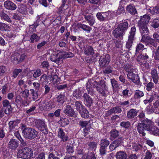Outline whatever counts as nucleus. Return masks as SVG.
Segmentation results:
<instances>
[{"mask_svg": "<svg viewBox=\"0 0 159 159\" xmlns=\"http://www.w3.org/2000/svg\"><path fill=\"white\" fill-rule=\"evenodd\" d=\"M141 121V122L139 123L137 126L138 131L140 134L143 136H145L146 133L144 130H146L148 131L151 134L157 136L159 135V129L153 125L150 120L146 118Z\"/></svg>", "mask_w": 159, "mask_h": 159, "instance_id": "nucleus-1", "label": "nucleus"}, {"mask_svg": "<svg viewBox=\"0 0 159 159\" xmlns=\"http://www.w3.org/2000/svg\"><path fill=\"white\" fill-rule=\"evenodd\" d=\"M92 86L95 88L97 91L102 96H105L108 92V88L103 80H100L99 81H98L97 79L95 80H89L86 84V89L89 94H92L93 93Z\"/></svg>", "mask_w": 159, "mask_h": 159, "instance_id": "nucleus-2", "label": "nucleus"}, {"mask_svg": "<svg viewBox=\"0 0 159 159\" xmlns=\"http://www.w3.org/2000/svg\"><path fill=\"white\" fill-rule=\"evenodd\" d=\"M17 156L19 158L31 159L33 157V149L29 147H25L18 151Z\"/></svg>", "mask_w": 159, "mask_h": 159, "instance_id": "nucleus-3", "label": "nucleus"}, {"mask_svg": "<svg viewBox=\"0 0 159 159\" xmlns=\"http://www.w3.org/2000/svg\"><path fill=\"white\" fill-rule=\"evenodd\" d=\"M113 12L110 11L106 12H98L96 14L97 19L101 21H104L111 19L113 16Z\"/></svg>", "mask_w": 159, "mask_h": 159, "instance_id": "nucleus-4", "label": "nucleus"}, {"mask_svg": "<svg viewBox=\"0 0 159 159\" xmlns=\"http://www.w3.org/2000/svg\"><path fill=\"white\" fill-rule=\"evenodd\" d=\"M22 132L25 137L29 139H32L35 138L38 134L34 129L29 127L25 128Z\"/></svg>", "mask_w": 159, "mask_h": 159, "instance_id": "nucleus-5", "label": "nucleus"}, {"mask_svg": "<svg viewBox=\"0 0 159 159\" xmlns=\"http://www.w3.org/2000/svg\"><path fill=\"white\" fill-rule=\"evenodd\" d=\"M35 123L36 128L39 130L44 134H47V127L44 120L37 119L36 120Z\"/></svg>", "mask_w": 159, "mask_h": 159, "instance_id": "nucleus-6", "label": "nucleus"}, {"mask_svg": "<svg viewBox=\"0 0 159 159\" xmlns=\"http://www.w3.org/2000/svg\"><path fill=\"white\" fill-rule=\"evenodd\" d=\"M136 31V28L135 26L132 27L128 36V39L126 43V47L127 48L129 49L132 47L133 41L134 39V36Z\"/></svg>", "mask_w": 159, "mask_h": 159, "instance_id": "nucleus-7", "label": "nucleus"}, {"mask_svg": "<svg viewBox=\"0 0 159 159\" xmlns=\"http://www.w3.org/2000/svg\"><path fill=\"white\" fill-rule=\"evenodd\" d=\"M110 61V57L109 54L100 57L99 60V65L100 67L103 68L107 66Z\"/></svg>", "mask_w": 159, "mask_h": 159, "instance_id": "nucleus-8", "label": "nucleus"}, {"mask_svg": "<svg viewBox=\"0 0 159 159\" xmlns=\"http://www.w3.org/2000/svg\"><path fill=\"white\" fill-rule=\"evenodd\" d=\"M25 56L24 54H20L16 52H15L11 56V61L14 63H19L25 59Z\"/></svg>", "mask_w": 159, "mask_h": 159, "instance_id": "nucleus-9", "label": "nucleus"}, {"mask_svg": "<svg viewBox=\"0 0 159 159\" xmlns=\"http://www.w3.org/2000/svg\"><path fill=\"white\" fill-rule=\"evenodd\" d=\"M2 104L5 113L8 116L10 115L12 112V108L9 101L7 99H4L2 101Z\"/></svg>", "mask_w": 159, "mask_h": 159, "instance_id": "nucleus-10", "label": "nucleus"}, {"mask_svg": "<svg viewBox=\"0 0 159 159\" xmlns=\"http://www.w3.org/2000/svg\"><path fill=\"white\" fill-rule=\"evenodd\" d=\"M140 33L142 37L141 39H143L149 36V32L147 25H138Z\"/></svg>", "mask_w": 159, "mask_h": 159, "instance_id": "nucleus-11", "label": "nucleus"}, {"mask_svg": "<svg viewBox=\"0 0 159 159\" xmlns=\"http://www.w3.org/2000/svg\"><path fill=\"white\" fill-rule=\"evenodd\" d=\"M128 78L131 80L132 81L137 84H139L140 83V79L139 76L131 71L128 73L127 75Z\"/></svg>", "mask_w": 159, "mask_h": 159, "instance_id": "nucleus-12", "label": "nucleus"}, {"mask_svg": "<svg viewBox=\"0 0 159 159\" xmlns=\"http://www.w3.org/2000/svg\"><path fill=\"white\" fill-rule=\"evenodd\" d=\"M150 19V16L148 15L145 14L141 16L138 22V25H147Z\"/></svg>", "mask_w": 159, "mask_h": 159, "instance_id": "nucleus-13", "label": "nucleus"}, {"mask_svg": "<svg viewBox=\"0 0 159 159\" xmlns=\"http://www.w3.org/2000/svg\"><path fill=\"white\" fill-rule=\"evenodd\" d=\"M150 19V16L148 15L145 14L141 16L138 22V25H147Z\"/></svg>", "mask_w": 159, "mask_h": 159, "instance_id": "nucleus-14", "label": "nucleus"}, {"mask_svg": "<svg viewBox=\"0 0 159 159\" xmlns=\"http://www.w3.org/2000/svg\"><path fill=\"white\" fill-rule=\"evenodd\" d=\"M19 141L16 139H11L8 143V148L12 150H15L19 146Z\"/></svg>", "mask_w": 159, "mask_h": 159, "instance_id": "nucleus-15", "label": "nucleus"}, {"mask_svg": "<svg viewBox=\"0 0 159 159\" xmlns=\"http://www.w3.org/2000/svg\"><path fill=\"white\" fill-rule=\"evenodd\" d=\"M51 61L54 62L58 64L61 62V54H59V52L57 54L55 53H52L50 57Z\"/></svg>", "mask_w": 159, "mask_h": 159, "instance_id": "nucleus-16", "label": "nucleus"}, {"mask_svg": "<svg viewBox=\"0 0 159 159\" xmlns=\"http://www.w3.org/2000/svg\"><path fill=\"white\" fill-rule=\"evenodd\" d=\"M4 7L7 9L10 10H15L17 7L16 5L10 0H7L4 2Z\"/></svg>", "mask_w": 159, "mask_h": 159, "instance_id": "nucleus-17", "label": "nucleus"}, {"mask_svg": "<svg viewBox=\"0 0 159 159\" xmlns=\"http://www.w3.org/2000/svg\"><path fill=\"white\" fill-rule=\"evenodd\" d=\"M83 97L84 98V102L85 106L88 107H91L93 103V99L86 93H84Z\"/></svg>", "mask_w": 159, "mask_h": 159, "instance_id": "nucleus-18", "label": "nucleus"}, {"mask_svg": "<svg viewBox=\"0 0 159 159\" xmlns=\"http://www.w3.org/2000/svg\"><path fill=\"white\" fill-rule=\"evenodd\" d=\"M141 42L148 44H151L155 47L157 46V43L156 42V41L153 39L151 38L149 36H147L143 39H141Z\"/></svg>", "mask_w": 159, "mask_h": 159, "instance_id": "nucleus-19", "label": "nucleus"}, {"mask_svg": "<svg viewBox=\"0 0 159 159\" xmlns=\"http://www.w3.org/2000/svg\"><path fill=\"white\" fill-rule=\"evenodd\" d=\"M57 136L58 137L61 139V141L63 142L67 141L69 138L67 134H65L62 129L61 128H59L58 129Z\"/></svg>", "mask_w": 159, "mask_h": 159, "instance_id": "nucleus-20", "label": "nucleus"}, {"mask_svg": "<svg viewBox=\"0 0 159 159\" xmlns=\"http://www.w3.org/2000/svg\"><path fill=\"white\" fill-rule=\"evenodd\" d=\"M84 18L91 26H93L95 23V17L92 15H84Z\"/></svg>", "mask_w": 159, "mask_h": 159, "instance_id": "nucleus-21", "label": "nucleus"}, {"mask_svg": "<svg viewBox=\"0 0 159 159\" xmlns=\"http://www.w3.org/2000/svg\"><path fill=\"white\" fill-rule=\"evenodd\" d=\"M125 33V32L118 27L115 28L112 32L113 35L117 38L123 37Z\"/></svg>", "mask_w": 159, "mask_h": 159, "instance_id": "nucleus-22", "label": "nucleus"}, {"mask_svg": "<svg viewBox=\"0 0 159 159\" xmlns=\"http://www.w3.org/2000/svg\"><path fill=\"white\" fill-rule=\"evenodd\" d=\"M144 95V94L143 91L139 90H137L134 93V98H132L131 99L134 102H135L141 98L143 97Z\"/></svg>", "mask_w": 159, "mask_h": 159, "instance_id": "nucleus-23", "label": "nucleus"}, {"mask_svg": "<svg viewBox=\"0 0 159 159\" xmlns=\"http://www.w3.org/2000/svg\"><path fill=\"white\" fill-rule=\"evenodd\" d=\"M84 93V91L81 90L80 88H79L73 91V95L76 99H79L81 98V97Z\"/></svg>", "mask_w": 159, "mask_h": 159, "instance_id": "nucleus-24", "label": "nucleus"}, {"mask_svg": "<svg viewBox=\"0 0 159 159\" xmlns=\"http://www.w3.org/2000/svg\"><path fill=\"white\" fill-rule=\"evenodd\" d=\"M138 113V111L134 109H131L127 113V118L129 119H132L136 116Z\"/></svg>", "mask_w": 159, "mask_h": 159, "instance_id": "nucleus-25", "label": "nucleus"}, {"mask_svg": "<svg viewBox=\"0 0 159 159\" xmlns=\"http://www.w3.org/2000/svg\"><path fill=\"white\" fill-rule=\"evenodd\" d=\"M122 111L121 107L120 106H116L111 109L107 113V116H109L113 113H120Z\"/></svg>", "mask_w": 159, "mask_h": 159, "instance_id": "nucleus-26", "label": "nucleus"}, {"mask_svg": "<svg viewBox=\"0 0 159 159\" xmlns=\"http://www.w3.org/2000/svg\"><path fill=\"white\" fill-rule=\"evenodd\" d=\"M148 58V55L145 53L144 54H140L137 57L136 60L140 64H143V61Z\"/></svg>", "mask_w": 159, "mask_h": 159, "instance_id": "nucleus-27", "label": "nucleus"}, {"mask_svg": "<svg viewBox=\"0 0 159 159\" xmlns=\"http://www.w3.org/2000/svg\"><path fill=\"white\" fill-rule=\"evenodd\" d=\"M64 111L65 114L69 116H73L75 115V112L73 109L70 106H67Z\"/></svg>", "mask_w": 159, "mask_h": 159, "instance_id": "nucleus-28", "label": "nucleus"}, {"mask_svg": "<svg viewBox=\"0 0 159 159\" xmlns=\"http://www.w3.org/2000/svg\"><path fill=\"white\" fill-rule=\"evenodd\" d=\"M116 159H127V155L125 152L120 151L116 153Z\"/></svg>", "mask_w": 159, "mask_h": 159, "instance_id": "nucleus-29", "label": "nucleus"}, {"mask_svg": "<svg viewBox=\"0 0 159 159\" xmlns=\"http://www.w3.org/2000/svg\"><path fill=\"white\" fill-rule=\"evenodd\" d=\"M127 11L132 15H135L137 14V12L134 6L129 5L126 7Z\"/></svg>", "mask_w": 159, "mask_h": 159, "instance_id": "nucleus-30", "label": "nucleus"}, {"mask_svg": "<svg viewBox=\"0 0 159 159\" xmlns=\"http://www.w3.org/2000/svg\"><path fill=\"white\" fill-rule=\"evenodd\" d=\"M79 28L82 29L84 31H86L88 33H89L92 30V28L89 25L82 24L81 23H78L77 25Z\"/></svg>", "mask_w": 159, "mask_h": 159, "instance_id": "nucleus-31", "label": "nucleus"}, {"mask_svg": "<svg viewBox=\"0 0 159 159\" xmlns=\"http://www.w3.org/2000/svg\"><path fill=\"white\" fill-rule=\"evenodd\" d=\"M151 75L154 83L155 84H157L158 83L159 77L157 70L154 69L152 70Z\"/></svg>", "mask_w": 159, "mask_h": 159, "instance_id": "nucleus-32", "label": "nucleus"}, {"mask_svg": "<svg viewBox=\"0 0 159 159\" xmlns=\"http://www.w3.org/2000/svg\"><path fill=\"white\" fill-rule=\"evenodd\" d=\"M94 53V50L92 47L88 46L85 48L84 53L85 55L88 56L89 55H93Z\"/></svg>", "mask_w": 159, "mask_h": 159, "instance_id": "nucleus-33", "label": "nucleus"}, {"mask_svg": "<svg viewBox=\"0 0 159 159\" xmlns=\"http://www.w3.org/2000/svg\"><path fill=\"white\" fill-rule=\"evenodd\" d=\"M30 41L31 43H34V42H38L40 39V37L35 33H33L30 35Z\"/></svg>", "mask_w": 159, "mask_h": 159, "instance_id": "nucleus-34", "label": "nucleus"}, {"mask_svg": "<svg viewBox=\"0 0 159 159\" xmlns=\"http://www.w3.org/2000/svg\"><path fill=\"white\" fill-rule=\"evenodd\" d=\"M59 54H61V58H68L73 57L74 54L71 52H66L63 51L59 52Z\"/></svg>", "mask_w": 159, "mask_h": 159, "instance_id": "nucleus-35", "label": "nucleus"}, {"mask_svg": "<svg viewBox=\"0 0 159 159\" xmlns=\"http://www.w3.org/2000/svg\"><path fill=\"white\" fill-rule=\"evenodd\" d=\"M132 92L130 88H127L126 89L123 90L122 96L125 98L129 97L132 94Z\"/></svg>", "mask_w": 159, "mask_h": 159, "instance_id": "nucleus-36", "label": "nucleus"}, {"mask_svg": "<svg viewBox=\"0 0 159 159\" xmlns=\"http://www.w3.org/2000/svg\"><path fill=\"white\" fill-rule=\"evenodd\" d=\"M82 117L84 118H87L89 116V113L88 111L86 108L84 107L82 110L79 111Z\"/></svg>", "mask_w": 159, "mask_h": 159, "instance_id": "nucleus-37", "label": "nucleus"}, {"mask_svg": "<svg viewBox=\"0 0 159 159\" xmlns=\"http://www.w3.org/2000/svg\"><path fill=\"white\" fill-rule=\"evenodd\" d=\"M118 27L125 33L129 27V24L127 21H124L120 23Z\"/></svg>", "mask_w": 159, "mask_h": 159, "instance_id": "nucleus-38", "label": "nucleus"}, {"mask_svg": "<svg viewBox=\"0 0 159 159\" xmlns=\"http://www.w3.org/2000/svg\"><path fill=\"white\" fill-rule=\"evenodd\" d=\"M109 144L110 141L106 139H102L100 140V146L107 148Z\"/></svg>", "mask_w": 159, "mask_h": 159, "instance_id": "nucleus-39", "label": "nucleus"}, {"mask_svg": "<svg viewBox=\"0 0 159 159\" xmlns=\"http://www.w3.org/2000/svg\"><path fill=\"white\" fill-rule=\"evenodd\" d=\"M10 26L7 24L2 22H0V30L1 31H8Z\"/></svg>", "mask_w": 159, "mask_h": 159, "instance_id": "nucleus-40", "label": "nucleus"}, {"mask_svg": "<svg viewBox=\"0 0 159 159\" xmlns=\"http://www.w3.org/2000/svg\"><path fill=\"white\" fill-rule=\"evenodd\" d=\"M74 152V146L71 144L67 145L66 147V153L71 154Z\"/></svg>", "mask_w": 159, "mask_h": 159, "instance_id": "nucleus-41", "label": "nucleus"}, {"mask_svg": "<svg viewBox=\"0 0 159 159\" xmlns=\"http://www.w3.org/2000/svg\"><path fill=\"white\" fill-rule=\"evenodd\" d=\"M1 19L6 21L8 23L12 22V20L9 16L7 14L5 13H2L1 15Z\"/></svg>", "mask_w": 159, "mask_h": 159, "instance_id": "nucleus-42", "label": "nucleus"}, {"mask_svg": "<svg viewBox=\"0 0 159 159\" xmlns=\"http://www.w3.org/2000/svg\"><path fill=\"white\" fill-rule=\"evenodd\" d=\"M151 8L149 9V11L152 15H154L155 14H159V6H156L155 7H153L152 9Z\"/></svg>", "mask_w": 159, "mask_h": 159, "instance_id": "nucleus-43", "label": "nucleus"}, {"mask_svg": "<svg viewBox=\"0 0 159 159\" xmlns=\"http://www.w3.org/2000/svg\"><path fill=\"white\" fill-rule=\"evenodd\" d=\"M65 96L64 94H60L57 97V102L63 104L65 102Z\"/></svg>", "mask_w": 159, "mask_h": 159, "instance_id": "nucleus-44", "label": "nucleus"}, {"mask_svg": "<svg viewBox=\"0 0 159 159\" xmlns=\"http://www.w3.org/2000/svg\"><path fill=\"white\" fill-rule=\"evenodd\" d=\"M75 106L77 111H78L84 108V107L82 104V102L79 101H76L75 102Z\"/></svg>", "mask_w": 159, "mask_h": 159, "instance_id": "nucleus-45", "label": "nucleus"}, {"mask_svg": "<svg viewBox=\"0 0 159 159\" xmlns=\"http://www.w3.org/2000/svg\"><path fill=\"white\" fill-rule=\"evenodd\" d=\"M110 136L114 139H115L119 135V132L116 129L111 130L110 132Z\"/></svg>", "mask_w": 159, "mask_h": 159, "instance_id": "nucleus-46", "label": "nucleus"}, {"mask_svg": "<svg viewBox=\"0 0 159 159\" xmlns=\"http://www.w3.org/2000/svg\"><path fill=\"white\" fill-rule=\"evenodd\" d=\"M120 125L122 128L128 129L130 127L131 123L129 121H123L120 123Z\"/></svg>", "mask_w": 159, "mask_h": 159, "instance_id": "nucleus-47", "label": "nucleus"}, {"mask_svg": "<svg viewBox=\"0 0 159 159\" xmlns=\"http://www.w3.org/2000/svg\"><path fill=\"white\" fill-rule=\"evenodd\" d=\"M146 86L147 91L150 92L152 90V89L155 87V85L153 83L150 82L147 83Z\"/></svg>", "mask_w": 159, "mask_h": 159, "instance_id": "nucleus-48", "label": "nucleus"}, {"mask_svg": "<svg viewBox=\"0 0 159 159\" xmlns=\"http://www.w3.org/2000/svg\"><path fill=\"white\" fill-rule=\"evenodd\" d=\"M59 123L61 126L64 127L69 123V121L66 118H61L59 121Z\"/></svg>", "mask_w": 159, "mask_h": 159, "instance_id": "nucleus-49", "label": "nucleus"}, {"mask_svg": "<svg viewBox=\"0 0 159 159\" xmlns=\"http://www.w3.org/2000/svg\"><path fill=\"white\" fill-rule=\"evenodd\" d=\"M145 111L148 114H150L154 112V108L151 104L148 105L145 109Z\"/></svg>", "mask_w": 159, "mask_h": 159, "instance_id": "nucleus-50", "label": "nucleus"}, {"mask_svg": "<svg viewBox=\"0 0 159 159\" xmlns=\"http://www.w3.org/2000/svg\"><path fill=\"white\" fill-rule=\"evenodd\" d=\"M124 68L125 70L128 73L131 71H133L134 70L131 64H127L125 65L124 66Z\"/></svg>", "mask_w": 159, "mask_h": 159, "instance_id": "nucleus-51", "label": "nucleus"}, {"mask_svg": "<svg viewBox=\"0 0 159 159\" xmlns=\"http://www.w3.org/2000/svg\"><path fill=\"white\" fill-rule=\"evenodd\" d=\"M111 83L113 89L114 90L118 89L119 87V84L114 79H111Z\"/></svg>", "mask_w": 159, "mask_h": 159, "instance_id": "nucleus-52", "label": "nucleus"}, {"mask_svg": "<svg viewBox=\"0 0 159 159\" xmlns=\"http://www.w3.org/2000/svg\"><path fill=\"white\" fill-rule=\"evenodd\" d=\"M17 11L19 12L22 14H26V8L25 6H20V7L18 9Z\"/></svg>", "mask_w": 159, "mask_h": 159, "instance_id": "nucleus-53", "label": "nucleus"}, {"mask_svg": "<svg viewBox=\"0 0 159 159\" xmlns=\"http://www.w3.org/2000/svg\"><path fill=\"white\" fill-rule=\"evenodd\" d=\"M144 45L141 43H139L137 45L136 48V53H139L144 48Z\"/></svg>", "mask_w": 159, "mask_h": 159, "instance_id": "nucleus-54", "label": "nucleus"}, {"mask_svg": "<svg viewBox=\"0 0 159 159\" xmlns=\"http://www.w3.org/2000/svg\"><path fill=\"white\" fill-rule=\"evenodd\" d=\"M151 26L154 28H157L159 26V20L154 19L152 22Z\"/></svg>", "mask_w": 159, "mask_h": 159, "instance_id": "nucleus-55", "label": "nucleus"}, {"mask_svg": "<svg viewBox=\"0 0 159 159\" xmlns=\"http://www.w3.org/2000/svg\"><path fill=\"white\" fill-rule=\"evenodd\" d=\"M155 98L157 97V99L153 103V105L154 106V107L157 108H158L159 107V95L155 93H154Z\"/></svg>", "mask_w": 159, "mask_h": 159, "instance_id": "nucleus-56", "label": "nucleus"}, {"mask_svg": "<svg viewBox=\"0 0 159 159\" xmlns=\"http://www.w3.org/2000/svg\"><path fill=\"white\" fill-rule=\"evenodd\" d=\"M152 154H153L152 153L149 151L147 150L145 153L144 157L143 159H151L152 157Z\"/></svg>", "mask_w": 159, "mask_h": 159, "instance_id": "nucleus-57", "label": "nucleus"}, {"mask_svg": "<svg viewBox=\"0 0 159 159\" xmlns=\"http://www.w3.org/2000/svg\"><path fill=\"white\" fill-rule=\"evenodd\" d=\"M155 99V96L152 94L150 96V97L149 99H145L143 101V102L145 104H147L148 103H151Z\"/></svg>", "mask_w": 159, "mask_h": 159, "instance_id": "nucleus-58", "label": "nucleus"}, {"mask_svg": "<svg viewBox=\"0 0 159 159\" xmlns=\"http://www.w3.org/2000/svg\"><path fill=\"white\" fill-rule=\"evenodd\" d=\"M107 148L100 146L99 149L100 154L102 156H103L106 154L107 149Z\"/></svg>", "mask_w": 159, "mask_h": 159, "instance_id": "nucleus-59", "label": "nucleus"}, {"mask_svg": "<svg viewBox=\"0 0 159 159\" xmlns=\"http://www.w3.org/2000/svg\"><path fill=\"white\" fill-rule=\"evenodd\" d=\"M41 74L40 69H38L34 71L33 76L34 78H36L41 75Z\"/></svg>", "mask_w": 159, "mask_h": 159, "instance_id": "nucleus-60", "label": "nucleus"}, {"mask_svg": "<svg viewBox=\"0 0 159 159\" xmlns=\"http://www.w3.org/2000/svg\"><path fill=\"white\" fill-rule=\"evenodd\" d=\"M7 36L8 37L12 39L15 38L16 36V33L13 31H8L7 34Z\"/></svg>", "mask_w": 159, "mask_h": 159, "instance_id": "nucleus-61", "label": "nucleus"}, {"mask_svg": "<svg viewBox=\"0 0 159 159\" xmlns=\"http://www.w3.org/2000/svg\"><path fill=\"white\" fill-rule=\"evenodd\" d=\"M22 97L25 98H27L29 95V91L27 89H25L24 90L22 91L20 93Z\"/></svg>", "mask_w": 159, "mask_h": 159, "instance_id": "nucleus-62", "label": "nucleus"}, {"mask_svg": "<svg viewBox=\"0 0 159 159\" xmlns=\"http://www.w3.org/2000/svg\"><path fill=\"white\" fill-rule=\"evenodd\" d=\"M7 70V68L6 67L4 66H0V75H3L6 73Z\"/></svg>", "mask_w": 159, "mask_h": 159, "instance_id": "nucleus-63", "label": "nucleus"}, {"mask_svg": "<svg viewBox=\"0 0 159 159\" xmlns=\"http://www.w3.org/2000/svg\"><path fill=\"white\" fill-rule=\"evenodd\" d=\"M8 85L7 84H4L2 87L1 91L3 95L6 94L8 92Z\"/></svg>", "mask_w": 159, "mask_h": 159, "instance_id": "nucleus-64", "label": "nucleus"}]
</instances>
